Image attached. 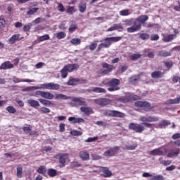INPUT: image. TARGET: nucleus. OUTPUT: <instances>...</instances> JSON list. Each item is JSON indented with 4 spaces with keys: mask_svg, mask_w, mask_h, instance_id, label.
<instances>
[{
    "mask_svg": "<svg viewBox=\"0 0 180 180\" xmlns=\"http://www.w3.org/2000/svg\"><path fill=\"white\" fill-rule=\"evenodd\" d=\"M39 11V8H30L27 12V15H34Z\"/></svg>",
    "mask_w": 180,
    "mask_h": 180,
    "instance_id": "nucleus-48",
    "label": "nucleus"
},
{
    "mask_svg": "<svg viewBox=\"0 0 180 180\" xmlns=\"http://www.w3.org/2000/svg\"><path fill=\"white\" fill-rule=\"evenodd\" d=\"M37 172H38V174H42L43 175H44V174L47 172V169H46V167L44 166H40Z\"/></svg>",
    "mask_w": 180,
    "mask_h": 180,
    "instance_id": "nucleus-42",
    "label": "nucleus"
},
{
    "mask_svg": "<svg viewBox=\"0 0 180 180\" xmlns=\"http://www.w3.org/2000/svg\"><path fill=\"white\" fill-rule=\"evenodd\" d=\"M102 68H103V70L101 72V74L103 75H106L109 74L110 72H112V71H113V70H115V67H113V65H109L107 63H103L102 64Z\"/></svg>",
    "mask_w": 180,
    "mask_h": 180,
    "instance_id": "nucleus-13",
    "label": "nucleus"
},
{
    "mask_svg": "<svg viewBox=\"0 0 180 180\" xmlns=\"http://www.w3.org/2000/svg\"><path fill=\"white\" fill-rule=\"evenodd\" d=\"M58 12H65V8L61 3H58Z\"/></svg>",
    "mask_w": 180,
    "mask_h": 180,
    "instance_id": "nucleus-52",
    "label": "nucleus"
},
{
    "mask_svg": "<svg viewBox=\"0 0 180 180\" xmlns=\"http://www.w3.org/2000/svg\"><path fill=\"white\" fill-rule=\"evenodd\" d=\"M120 16H129L131 15V12L129 9H124L120 11Z\"/></svg>",
    "mask_w": 180,
    "mask_h": 180,
    "instance_id": "nucleus-37",
    "label": "nucleus"
},
{
    "mask_svg": "<svg viewBox=\"0 0 180 180\" xmlns=\"http://www.w3.org/2000/svg\"><path fill=\"white\" fill-rule=\"evenodd\" d=\"M56 36L58 39H64L67 36V34L64 32H59L56 34Z\"/></svg>",
    "mask_w": 180,
    "mask_h": 180,
    "instance_id": "nucleus-45",
    "label": "nucleus"
},
{
    "mask_svg": "<svg viewBox=\"0 0 180 180\" xmlns=\"http://www.w3.org/2000/svg\"><path fill=\"white\" fill-rule=\"evenodd\" d=\"M137 25V22H139V25H143V23H146L147 20H148V17L147 15H141L135 19Z\"/></svg>",
    "mask_w": 180,
    "mask_h": 180,
    "instance_id": "nucleus-23",
    "label": "nucleus"
},
{
    "mask_svg": "<svg viewBox=\"0 0 180 180\" xmlns=\"http://www.w3.org/2000/svg\"><path fill=\"white\" fill-rule=\"evenodd\" d=\"M137 96L134 94H127V96H124L120 98V101L121 102H123V103H127L129 102H133L134 101H137Z\"/></svg>",
    "mask_w": 180,
    "mask_h": 180,
    "instance_id": "nucleus-12",
    "label": "nucleus"
},
{
    "mask_svg": "<svg viewBox=\"0 0 180 180\" xmlns=\"http://www.w3.org/2000/svg\"><path fill=\"white\" fill-rule=\"evenodd\" d=\"M79 157L82 161H89V153L87 151L82 150L79 153Z\"/></svg>",
    "mask_w": 180,
    "mask_h": 180,
    "instance_id": "nucleus-18",
    "label": "nucleus"
},
{
    "mask_svg": "<svg viewBox=\"0 0 180 180\" xmlns=\"http://www.w3.org/2000/svg\"><path fill=\"white\" fill-rule=\"evenodd\" d=\"M77 84H82L79 78H70L69 81L67 82V85L75 86Z\"/></svg>",
    "mask_w": 180,
    "mask_h": 180,
    "instance_id": "nucleus-22",
    "label": "nucleus"
},
{
    "mask_svg": "<svg viewBox=\"0 0 180 180\" xmlns=\"http://www.w3.org/2000/svg\"><path fill=\"white\" fill-rule=\"evenodd\" d=\"M37 89H49L52 91H58L60 89V84L53 82L44 83L39 86H32L27 88V91H36Z\"/></svg>",
    "mask_w": 180,
    "mask_h": 180,
    "instance_id": "nucleus-2",
    "label": "nucleus"
},
{
    "mask_svg": "<svg viewBox=\"0 0 180 180\" xmlns=\"http://www.w3.org/2000/svg\"><path fill=\"white\" fill-rule=\"evenodd\" d=\"M137 147H138L137 144L129 145V146H126L125 147H124L123 150H136V148H137Z\"/></svg>",
    "mask_w": 180,
    "mask_h": 180,
    "instance_id": "nucleus-41",
    "label": "nucleus"
},
{
    "mask_svg": "<svg viewBox=\"0 0 180 180\" xmlns=\"http://www.w3.org/2000/svg\"><path fill=\"white\" fill-rule=\"evenodd\" d=\"M22 130L24 133H25L26 134H30V136H36L37 134V132L34 131H32V128H30V127H24L22 128Z\"/></svg>",
    "mask_w": 180,
    "mask_h": 180,
    "instance_id": "nucleus-25",
    "label": "nucleus"
},
{
    "mask_svg": "<svg viewBox=\"0 0 180 180\" xmlns=\"http://www.w3.org/2000/svg\"><path fill=\"white\" fill-rule=\"evenodd\" d=\"M178 154H179V148L175 150H170L167 154V157L169 158H174V157H178Z\"/></svg>",
    "mask_w": 180,
    "mask_h": 180,
    "instance_id": "nucleus-26",
    "label": "nucleus"
},
{
    "mask_svg": "<svg viewBox=\"0 0 180 180\" xmlns=\"http://www.w3.org/2000/svg\"><path fill=\"white\" fill-rule=\"evenodd\" d=\"M13 68V64L11 61H6L0 65V70H11Z\"/></svg>",
    "mask_w": 180,
    "mask_h": 180,
    "instance_id": "nucleus-19",
    "label": "nucleus"
},
{
    "mask_svg": "<svg viewBox=\"0 0 180 180\" xmlns=\"http://www.w3.org/2000/svg\"><path fill=\"white\" fill-rule=\"evenodd\" d=\"M66 12H67V13H68V15H74V13H75V12H77V10L75 9V6H69L68 7Z\"/></svg>",
    "mask_w": 180,
    "mask_h": 180,
    "instance_id": "nucleus-34",
    "label": "nucleus"
},
{
    "mask_svg": "<svg viewBox=\"0 0 180 180\" xmlns=\"http://www.w3.org/2000/svg\"><path fill=\"white\" fill-rule=\"evenodd\" d=\"M129 130H133L135 133H143L144 131V126L141 124L131 122L129 124Z\"/></svg>",
    "mask_w": 180,
    "mask_h": 180,
    "instance_id": "nucleus-10",
    "label": "nucleus"
},
{
    "mask_svg": "<svg viewBox=\"0 0 180 180\" xmlns=\"http://www.w3.org/2000/svg\"><path fill=\"white\" fill-rule=\"evenodd\" d=\"M139 120L141 122H143L144 123H146V122H154V117L151 116H148V117L142 116L140 117Z\"/></svg>",
    "mask_w": 180,
    "mask_h": 180,
    "instance_id": "nucleus-31",
    "label": "nucleus"
},
{
    "mask_svg": "<svg viewBox=\"0 0 180 180\" xmlns=\"http://www.w3.org/2000/svg\"><path fill=\"white\" fill-rule=\"evenodd\" d=\"M91 158L93 161H98L99 160H102V156L93 153L91 154Z\"/></svg>",
    "mask_w": 180,
    "mask_h": 180,
    "instance_id": "nucleus-50",
    "label": "nucleus"
},
{
    "mask_svg": "<svg viewBox=\"0 0 180 180\" xmlns=\"http://www.w3.org/2000/svg\"><path fill=\"white\" fill-rule=\"evenodd\" d=\"M79 11L81 12V13H84L85 11H86V4L80 3L79 4Z\"/></svg>",
    "mask_w": 180,
    "mask_h": 180,
    "instance_id": "nucleus-35",
    "label": "nucleus"
},
{
    "mask_svg": "<svg viewBox=\"0 0 180 180\" xmlns=\"http://www.w3.org/2000/svg\"><path fill=\"white\" fill-rule=\"evenodd\" d=\"M174 39H176V34H169V36L165 37L163 41L166 43H169V41H172Z\"/></svg>",
    "mask_w": 180,
    "mask_h": 180,
    "instance_id": "nucleus-29",
    "label": "nucleus"
},
{
    "mask_svg": "<svg viewBox=\"0 0 180 180\" xmlns=\"http://www.w3.org/2000/svg\"><path fill=\"white\" fill-rule=\"evenodd\" d=\"M92 92H95L96 94H106V89L101 87H94L92 89Z\"/></svg>",
    "mask_w": 180,
    "mask_h": 180,
    "instance_id": "nucleus-30",
    "label": "nucleus"
},
{
    "mask_svg": "<svg viewBox=\"0 0 180 180\" xmlns=\"http://www.w3.org/2000/svg\"><path fill=\"white\" fill-rule=\"evenodd\" d=\"M80 110L81 112H83L84 113H85V115H86L87 116L94 113V110L92 109V108L85 107V105L81 107Z\"/></svg>",
    "mask_w": 180,
    "mask_h": 180,
    "instance_id": "nucleus-20",
    "label": "nucleus"
},
{
    "mask_svg": "<svg viewBox=\"0 0 180 180\" xmlns=\"http://www.w3.org/2000/svg\"><path fill=\"white\" fill-rule=\"evenodd\" d=\"M96 124H97V126H104L105 127V126H107L108 124H106V122L103 121H97L96 122Z\"/></svg>",
    "mask_w": 180,
    "mask_h": 180,
    "instance_id": "nucleus-60",
    "label": "nucleus"
},
{
    "mask_svg": "<svg viewBox=\"0 0 180 180\" xmlns=\"http://www.w3.org/2000/svg\"><path fill=\"white\" fill-rule=\"evenodd\" d=\"M139 37L142 40H148V39H150V34L147 33H141L139 34Z\"/></svg>",
    "mask_w": 180,
    "mask_h": 180,
    "instance_id": "nucleus-47",
    "label": "nucleus"
},
{
    "mask_svg": "<svg viewBox=\"0 0 180 180\" xmlns=\"http://www.w3.org/2000/svg\"><path fill=\"white\" fill-rule=\"evenodd\" d=\"M47 174L50 178H54V176H57V171L56 169H48L47 170Z\"/></svg>",
    "mask_w": 180,
    "mask_h": 180,
    "instance_id": "nucleus-27",
    "label": "nucleus"
},
{
    "mask_svg": "<svg viewBox=\"0 0 180 180\" xmlns=\"http://www.w3.org/2000/svg\"><path fill=\"white\" fill-rule=\"evenodd\" d=\"M122 40L121 37H111L105 38L103 40L101 41H104V43H101L99 46H110V44H113V43H117V41H120Z\"/></svg>",
    "mask_w": 180,
    "mask_h": 180,
    "instance_id": "nucleus-9",
    "label": "nucleus"
},
{
    "mask_svg": "<svg viewBox=\"0 0 180 180\" xmlns=\"http://www.w3.org/2000/svg\"><path fill=\"white\" fill-rule=\"evenodd\" d=\"M93 102L96 103V105H98L101 108L104 106H108V105H110L112 103V101L109 98H101L93 100Z\"/></svg>",
    "mask_w": 180,
    "mask_h": 180,
    "instance_id": "nucleus-11",
    "label": "nucleus"
},
{
    "mask_svg": "<svg viewBox=\"0 0 180 180\" xmlns=\"http://www.w3.org/2000/svg\"><path fill=\"white\" fill-rule=\"evenodd\" d=\"M6 110H7V112H8V113H12V114L16 113V109L15 108V107L11 106V105L8 106L6 108Z\"/></svg>",
    "mask_w": 180,
    "mask_h": 180,
    "instance_id": "nucleus-46",
    "label": "nucleus"
},
{
    "mask_svg": "<svg viewBox=\"0 0 180 180\" xmlns=\"http://www.w3.org/2000/svg\"><path fill=\"white\" fill-rule=\"evenodd\" d=\"M134 105L136 108H139V109H141L145 112H150V110L153 109V107H151V103H150L148 101H138L135 102Z\"/></svg>",
    "mask_w": 180,
    "mask_h": 180,
    "instance_id": "nucleus-7",
    "label": "nucleus"
},
{
    "mask_svg": "<svg viewBox=\"0 0 180 180\" xmlns=\"http://www.w3.org/2000/svg\"><path fill=\"white\" fill-rule=\"evenodd\" d=\"M71 136H82V131L78 130H72L70 131Z\"/></svg>",
    "mask_w": 180,
    "mask_h": 180,
    "instance_id": "nucleus-49",
    "label": "nucleus"
},
{
    "mask_svg": "<svg viewBox=\"0 0 180 180\" xmlns=\"http://www.w3.org/2000/svg\"><path fill=\"white\" fill-rule=\"evenodd\" d=\"M68 120L69 122H72L74 124H75V123H85V120L81 117L77 118L75 117H70Z\"/></svg>",
    "mask_w": 180,
    "mask_h": 180,
    "instance_id": "nucleus-21",
    "label": "nucleus"
},
{
    "mask_svg": "<svg viewBox=\"0 0 180 180\" xmlns=\"http://www.w3.org/2000/svg\"><path fill=\"white\" fill-rule=\"evenodd\" d=\"M55 99H63L67 101V99H71V97L67 96L63 94H56Z\"/></svg>",
    "mask_w": 180,
    "mask_h": 180,
    "instance_id": "nucleus-33",
    "label": "nucleus"
},
{
    "mask_svg": "<svg viewBox=\"0 0 180 180\" xmlns=\"http://www.w3.org/2000/svg\"><path fill=\"white\" fill-rule=\"evenodd\" d=\"M28 105H30L32 108H34L37 109V108L40 107V103L36 100L30 99L27 101Z\"/></svg>",
    "mask_w": 180,
    "mask_h": 180,
    "instance_id": "nucleus-24",
    "label": "nucleus"
},
{
    "mask_svg": "<svg viewBox=\"0 0 180 180\" xmlns=\"http://www.w3.org/2000/svg\"><path fill=\"white\" fill-rule=\"evenodd\" d=\"M49 39L50 36H49V34H45L39 37V41H44V40H49Z\"/></svg>",
    "mask_w": 180,
    "mask_h": 180,
    "instance_id": "nucleus-56",
    "label": "nucleus"
},
{
    "mask_svg": "<svg viewBox=\"0 0 180 180\" xmlns=\"http://www.w3.org/2000/svg\"><path fill=\"white\" fill-rule=\"evenodd\" d=\"M13 82H15V84H18L19 82H33V80L27 79L24 80H20V79L18 77H14Z\"/></svg>",
    "mask_w": 180,
    "mask_h": 180,
    "instance_id": "nucleus-40",
    "label": "nucleus"
},
{
    "mask_svg": "<svg viewBox=\"0 0 180 180\" xmlns=\"http://www.w3.org/2000/svg\"><path fill=\"white\" fill-rule=\"evenodd\" d=\"M16 169H17V176L18 178H22L23 176V166L18 165Z\"/></svg>",
    "mask_w": 180,
    "mask_h": 180,
    "instance_id": "nucleus-28",
    "label": "nucleus"
},
{
    "mask_svg": "<svg viewBox=\"0 0 180 180\" xmlns=\"http://www.w3.org/2000/svg\"><path fill=\"white\" fill-rule=\"evenodd\" d=\"M159 161H160V163L167 167V165H170V164L172 162L171 160H161V158H160Z\"/></svg>",
    "mask_w": 180,
    "mask_h": 180,
    "instance_id": "nucleus-54",
    "label": "nucleus"
},
{
    "mask_svg": "<svg viewBox=\"0 0 180 180\" xmlns=\"http://www.w3.org/2000/svg\"><path fill=\"white\" fill-rule=\"evenodd\" d=\"M100 172H101L104 178H110L112 172L106 167H100Z\"/></svg>",
    "mask_w": 180,
    "mask_h": 180,
    "instance_id": "nucleus-16",
    "label": "nucleus"
},
{
    "mask_svg": "<svg viewBox=\"0 0 180 180\" xmlns=\"http://www.w3.org/2000/svg\"><path fill=\"white\" fill-rule=\"evenodd\" d=\"M59 131L60 133H63V131H65V124L64 123H60L59 124Z\"/></svg>",
    "mask_w": 180,
    "mask_h": 180,
    "instance_id": "nucleus-55",
    "label": "nucleus"
},
{
    "mask_svg": "<svg viewBox=\"0 0 180 180\" xmlns=\"http://www.w3.org/2000/svg\"><path fill=\"white\" fill-rule=\"evenodd\" d=\"M173 140H178V139H180V133H176L172 135Z\"/></svg>",
    "mask_w": 180,
    "mask_h": 180,
    "instance_id": "nucleus-63",
    "label": "nucleus"
},
{
    "mask_svg": "<svg viewBox=\"0 0 180 180\" xmlns=\"http://www.w3.org/2000/svg\"><path fill=\"white\" fill-rule=\"evenodd\" d=\"M180 79V77L175 75V76H173V78H172V82H174V84H176V82H178V81H179Z\"/></svg>",
    "mask_w": 180,
    "mask_h": 180,
    "instance_id": "nucleus-62",
    "label": "nucleus"
},
{
    "mask_svg": "<svg viewBox=\"0 0 180 180\" xmlns=\"http://www.w3.org/2000/svg\"><path fill=\"white\" fill-rule=\"evenodd\" d=\"M70 42L73 45L78 46V45L81 44V39H79V38H73V39H71Z\"/></svg>",
    "mask_w": 180,
    "mask_h": 180,
    "instance_id": "nucleus-43",
    "label": "nucleus"
},
{
    "mask_svg": "<svg viewBox=\"0 0 180 180\" xmlns=\"http://www.w3.org/2000/svg\"><path fill=\"white\" fill-rule=\"evenodd\" d=\"M41 113H50L51 110L50 108H47V107H42L40 108Z\"/></svg>",
    "mask_w": 180,
    "mask_h": 180,
    "instance_id": "nucleus-53",
    "label": "nucleus"
},
{
    "mask_svg": "<svg viewBox=\"0 0 180 180\" xmlns=\"http://www.w3.org/2000/svg\"><path fill=\"white\" fill-rule=\"evenodd\" d=\"M123 25L122 23L114 24L112 27L107 30V32H114V30H117V32H123Z\"/></svg>",
    "mask_w": 180,
    "mask_h": 180,
    "instance_id": "nucleus-17",
    "label": "nucleus"
},
{
    "mask_svg": "<svg viewBox=\"0 0 180 180\" xmlns=\"http://www.w3.org/2000/svg\"><path fill=\"white\" fill-rule=\"evenodd\" d=\"M34 96H41L43 98H39L38 101L44 105V106H54V103H52L51 101V99H54V94L49 91H36L34 92Z\"/></svg>",
    "mask_w": 180,
    "mask_h": 180,
    "instance_id": "nucleus-1",
    "label": "nucleus"
},
{
    "mask_svg": "<svg viewBox=\"0 0 180 180\" xmlns=\"http://www.w3.org/2000/svg\"><path fill=\"white\" fill-rule=\"evenodd\" d=\"M71 102L69 103L72 108H78V106H87L88 103L85 98L82 97H70Z\"/></svg>",
    "mask_w": 180,
    "mask_h": 180,
    "instance_id": "nucleus-5",
    "label": "nucleus"
},
{
    "mask_svg": "<svg viewBox=\"0 0 180 180\" xmlns=\"http://www.w3.org/2000/svg\"><path fill=\"white\" fill-rule=\"evenodd\" d=\"M124 23L125 26H130L127 28V32L128 33H134L136 32H139V30H141V24H137V22L134 18L126 20Z\"/></svg>",
    "mask_w": 180,
    "mask_h": 180,
    "instance_id": "nucleus-3",
    "label": "nucleus"
},
{
    "mask_svg": "<svg viewBox=\"0 0 180 180\" xmlns=\"http://www.w3.org/2000/svg\"><path fill=\"white\" fill-rule=\"evenodd\" d=\"M167 103H169V105H175L177 103H180V96L174 99L168 100Z\"/></svg>",
    "mask_w": 180,
    "mask_h": 180,
    "instance_id": "nucleus-32",
    "label": "nucleus"
},
{
    "mask_svg": "<svg viewBox=\"0 0 180 180\" xmlns=\"http://www.w3.org/2000/svg\"><path fill=\"white\" fill-rule=\"evenodd\" d=\"M75 30H77V25L75 24L70 25L69 27V31L75 32Z\"/></svg>",
    "mask_w": 180,
    "mask_h": 180,
    "instance_id": "nucleus-59",
    "label": "nucleus"
},
{
    "mask_svg": "<svg viewBox=\"0 0 180 180\" xmlns=\"http://www.w3.org/2000/svg\"><path fill=\"white\" fill-rule=\"evenodd\" d=\"M58 27L60 30H65L67 29V27H65V24L64 23H61L60 25H59Z\"/></svg>",
    "mask_w": 180,
    "mask_h": 180,
    "instance_id": "nucleus-64",
    "label": "nucleus"
},
{
    "mask_svg": "<svg viewBox=\"0 0 180 180\" xmlns=\"http://www.w3.org/2000/svg\"><path fill=\"white\" fill-rule=\"evenodd\" d=\"M98 136H94L92 138H88L86 140V143H92V141H96V140H98Z\"/></svg>",
    "mask_w": 180,
    "mask_h": 180,
    "instance_id": "nucleus-57",
    "label": "nucleus"
},
{
    "mask_svg": "<svg viewBox=\"0 0 180 180\" xmlns=\"http://www.w3.org/2000/svg\"><path fill=\"white\" fill-rule=\"evenodd\" d=\"M119 150H120V146H115L114 148H111L109 150L105 151L103 153V155L104 157H115Z\"/></svg>",
    "mask_w": 180,
    "mask_h": 180,
    "instance_id": "nucleus-14",
    "label": "nucleus"
},
{
    "mask_svg": "<svg viewBox=\"0 0 180 180\" xmlns=\"http://www.w3.org/2000/svg\"><path fill=\"white\" fill-rule=\"evenodd\" d=\"M159 56L160 57H169L171 56V51H160Z\"/></svg>",
    "mask_w": 180,
    "mask_h": 180,
    "instance_id": "nucleus-39",
    "label": "nucleus"
},
{
    "mask_svg": "<svg viewBox=\"0 0 180 180\" xmlns=\"http://www.w3.org/2000/svg\"><path fill=\"white\" fill-rule=\"evenodd\" d=\"M79 68V65L77 63L75 64H68L60 70V75L62 78H67L68 77V72H72L75 70H78Z\"/></svg>",
    "mask_w": 180,
    "mask_h": 180,
    "instance_id": "nucleus-4",
    "label": "nucleus"
},
{
    "mask_svg": "<svg viewBox=\"0 0 180 180\" xmlns=\"http://www.w3.org/2000/svg\"><path fill=\"white\" fill-rule=\"evenodd\" d=\"M105 85L110 86L108 89V91H109V92L119 91L120 89V88H119V85H120V80L119 79L113 78L107 84H105Z\"/></svg>",
    "mask_w": 180,
    "mask_h": 180,
    "instance_id": "nucleus-6",
    "label": "nucleus"
},
{
    "mask_svg": "<svg viewBox=\"0 0 180 180\" xmlns=\"http://www.w3.org/2000/svg\"><path fill=\"white\" fill-rule=\"evenodd\" d=\"M68 157H70L68 153H58L56 155L55 158H58L59 168H64V167H65V163L67 162V160H68Z\"/></svg>",
    "mask_w": 180,
    "mask_h": 180,
    "instance_id": "nucleus-8",
    "label": "nucleus"
},
{
    "mask_svg": "<svg viewBox=\"0 0 180 180\" xmlns=\"http://www.w3.org/2000/svg\"><path fill=\"white\" fill-rule=\"evenodd\" d=\"M19 39V34H14L9 39H8V43L10 44H13L16 40Z\"/></svg>",
    "mask_w": 180,
    "mask_h": 180,
    "instance_id": "nucleus-36",
    "label": "nucleus"
},
{
    "mask_svg": "<svg viewBox=\"0 0 180 180\" xmlns=\"http://www.w3.org/2000/svg\"><path fill=\"white\" fill-rule=\"evenodd\" d=\"M171 124V122L168 120H163L159 124V127L160 129H162L163 127H167V126H169Z\"/></svg>",
    "mask_w": 180,
    "mask_h": 180,
    "instance_id": "nucleus-38",
    "label": "nucleus"
},
{
    "mask_svg": "<svg viewBox=\"0 0 180 180\" xmlns=\"http://www.w3.org/2000/svg\"><path fill=\"white\" fill-rule=\"evenodd\" d=\"M33 25L32 23H29L27 25H25L23 27L24 32H29L30 30V27H32Z\"/></svg>",
    "mask_w": 180,
    "mask_h": 180,
    "instance_id": "nucleus-58",
    "label": "nucleus"
},
{
    "mask_svg": "<svg viewBox=\"0 0 180 180\" xmlns=\"http://www.w3.org/2000/svg\"><path fill=\"white\" fill-rule=\"evenodd\" d=\"M70 167H72V168H79V167H82V165L78 162H72L70 163Z\"/></svg>",
    "mask_w": 180,
    "mask_h": 180,
    "instance_id": "nucleus-51",
    "label": "nucleus"
},
{
    "mask_svg": "<svg viewBox=\"0 0 180 180\" xmlns=\"http://www.w3.org/2000/svg\"><path fill=\"white\" fill-rule=\"evenodd\" d=\"M141 58V54L140 53H134L130 56V60L132 61H136V60H139V58Z\"/></svg>",
    "mask_w": 180,
    "mask_h": 180,
    "instance_id": "nucleus-44",
    "label": "nucleus"
},
{
    "mask_svg": "<svg viewBox=\"0 0 180 180\" xmlns=\"http://www.w3.org/2000/svg\"><path fill=\"white\" fill-rule=\"evenodd\" d=\"M44 65V63H43V62H39V63H37V64L35 65V67H36V68H37V69H40V68H43Z\"/></svg>",
    "mask_w": 180,
    "mask_h": 180,
    "instance_id": "nucleus-61",
    "label": "nucleus"
},
{
    "mask_svg": "<svg viewBox=\"0 0 180 180\" xmlns=\"http://www.w3.org/2000/svg\"><path fill=\"white\" fill-rule=\"evenodd\" d=\"M107 115L111 117H124L126 115L117 110H108Z\"/></svg>",
    "mask_w": 180,
    "mask_h": 180,
    "instance_id": "nucleus-15",
    "label": "nucleus"
}]
</instances>
